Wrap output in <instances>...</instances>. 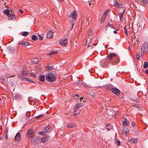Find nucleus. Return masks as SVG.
<instances>
[{
	"label": "nucleus",
	"mask_w": 148,
	"mask_h": 148,
	"mask_svg": "<svg viewBox=\"0 0 148 148\" xmlns=\"http://www.w3.org/2000/svg\"><path fill=\"white\" fill-rule=\"evenodd\" d=\"M31 75L34 77H36V75L34 73H32Z\"/></svg>",
	"instance_id": "obj_51"
},
{
	"label": "nucleus",
	"mask_w": 148,
	"mask_h": 148,
	"mask_svg": "<svg viewBox=\"0 0 148 148\" xmlns=\"http://www.w3.org/2000/svg\"><path fill=\"white\" fill-rule=\"evenodd\" d=\"M56 74L55 72L53 71L51 73L49 72L46 75V79L50 82H53L56 80Z\"/></svg>",
	"instance_id": "obj_2"
},
{
	"label": "nucleus",
	"mask_w": 148,
	"mask_h": 148,
	"mask_svg": "<svg viewBox=\"0 0 148 148\" xmlns=\"http://www.w3.org/2000/svg\"><path fill=\"white\" fill-rule=\"evenodd\" d=\"M31 138V142L32 143L35 145L37 143V140L36 138Z\"/></svg>",
	"instance_id": "obj_20"
},
{
	"label": "nucleus",
	"mask_w": 148,
	"mask_h": 148,
	"mask_svg": "<svg viewBox=\"0 0 148 148\" xmlns=\"http://www.w3.org/2000/svg\"><path fill=\"white\" fill-rule=\"evenodd\" d=\"M5 76L6 78H8L11 77H14L15 76V75L10 76L9 74L7 73L5 74Z\"/></svg>",
	"instance_id": "obj_34"
},
{
	"label": "nucleus",
	"mask_w": 148,
	"mask_h": 148,
	"mask_svg": "<svg viewBox=\"0 0 148 148\" xmlns=\"http://www.w3.org/2000/svg\"><path fill=\"white\" fill-rule=\"evenodd\" d=\"M143 67L145 69H146L148 68V63L147 62H145L143 64Z\"/></svg>",
	"instance_id": "obj_28"
},
{
	"label": "nucleus",
	"mask_w": 148,
	"mask_h": 148,
	"mask_svg": "<svg viewBox=\"0 0 148 148\" xmlns=\"http://www.w3.org/2000/svg\"><path fill=\"white\" fill-rule=\"evenodd\" d=\"M107 26L108 27H111V28H113L114 29V25L113 24H112L110 23V21H109L108 23V25Z\"/></svg>",
	"instance_id": "obj_30"
},
{
	"label": "nucleus",
	"mask_w": 148,
	"mask_h": 148,
	"mask_svg": "<svg viewBox=\"0 0 148 148\" xmlns=\"http://www.w3.org/2000/svg\"><path fill=\"white\" fill-rule=\"evenodd\" d=\"M145 72L147 74H148V69L146 70Z\"/></svg>",
	"instance_id": "obj_63"
},
{
	"label": "nucleus",
	"mask_w": 148,
	"mask_h": 148,
	"mask_svg": "<svg viewBox=\"0 0 148 148\" xmlns=\"http://www.w3.org/2000/svg\"><path fill=\"white\" fill-rule=\"evenodd\" d=\"M133 140H131L132 143L136 144L137 143L138 139L137 138L132 139Z\"/></svg>",
	"instance_id": "obj_33"
},
{
	"label": "nucleus",
	"mask_w": 148,
	"mask_h": 148,
	"mask_svg": "<svg viewBox=\"0 0 148 148\" xmlns=\"http://www.w3.org/2000/svg\"><path fill=\"white\" fill-rule=\"evenodd\" d=\"M130 122H127L125 121H123V125L124 126H126L127 127H128L129 125Z\"/></svg>",
	"instance_id": "obj_25"
},
{
	"label": "nucleus",
	"mask_w": 148,
	"mask_h": 148,
	"mask_svg": "<svg viewBox=\"0 0 148 148\" xmlns=\"http://www.w3.org/2000/svg\"><path fill=\"white\" fill-rule=\"evenodd\" d=\"M32 39L34 41H36L38 39L37 37L35 35H33L32 36Z\"/></svg>",
	"instance_id": "obj_29"
},
{
	"label": "nucleus",
	"mask_w": 148,
	"mask_h": 148,
	"mask_svg": "<svg viewBox=\"0 0 148 148\" xmlns=\"http://www.w3.org/2000/svg\"><path fill=\"white\" fill-rule=\"evenodd\" d=\"M45 76L44 75H41L39 77V80L42 82H43L45 81Z\"/></svg>",
	"instance_id": "obj_21"
},
{
	"label": "nucleus",
	"mask_w": 148,
	"mask_h": 148,
	"mask_svg": "<svg viewBox=\"0 0 148 148\" xmlns=\"http://www.w3.org/2000/svg\"><path fill=\"white\" fill-rule=\"evenodd\" d=\"M26 134V136L28 138H33L34 137V133L32 129H30L27 130Z\"/></svg>",
	"instance_id": "obj_4"
},
{
	"label": "nucleus",
	"mask_w": 148,
	"mask_h": 148,
	"mask_svg": "<svg viewBox=\"0 0 148 148\" xmlns=\"http://www.w3.org/2000/svg\"><path fill=\"white\" fill-rule=\"evenodd\" d=\"M113 32L114 34H116L117 32L116 31L114 30V31Z\"/></svg>",
	"instance_id": "obj_64"
},
{
	"label": "nucleus",
	"mask_w": 148,
	"mask_h": 148,
	"mask_svg": "<svg viewBox=\"0 0 148 148\" xmlns=\"http://www.w3.org/2000/svg\"><path fill=\"white\" fill-rule=\"evenodd\" d=\"M142 52L143 51V53H147L148 51V45L147 43H144L141 49Z\"/></svg>",
	"instance_id": "obj_5"
},
{
	"label": "nucleus",
	"mask_w": 148,
	"mask_h": 148,
	"mask_svg": "<svg viewBox=\"0 0 148 148\" xmlns=\"http://www.w3.org/2000/svg\"><path fill=\"white\" fill-rule=\"evenodd\" d=\"M77 14L76 11L74 10L73 12H72L68 16L70 18L72 17L73 19H74V21H75L77 19Z\"/></svg>",
	"instance_id": "obj_7"
},
{
	"label": "nucleus",
	"mask_w": 148,
	"mask_h": 148,
	"mask_svg": "<svg viewBox=\"0 0 148 148\" xmlns=\"http://www.w3.org/2000/svg\"><path fill=\"white\" fill-rule=\"evenodd\" d=\"M129 132L128 128L125 126H124L123 128V130L122 132V134L124 135Z\"/></svg>",
	"instance_id": "obj_14"
},
{
	"label": "nucleus",
	"mask_w": 148,
	"mask_h": 148,
	"mask_svg": "<svg viewBox=\"0 0 148 148\" xmlns=\"http://www.w3.org/2000/svg\"><path fill=\"white\" fill-rule=\"evenodd\" d=\"M75 124L73 122L69 123L67 125V127L69 128H71L75 127Z\"/></svg>",
	"instance_id": "obj_15"
},
{
	"label": "nucleus",
	"mask_w": 148,
	"mask_h": 148,
	"mask_svg": "<svg viewBox=\"0 0 148 148\" xmlns=\"http://www.w3.org/2000/svg\"><path fill=\"white\" fill-rule=\"evenodd\" d=\"M53 33L52 31H49L47 32V37L49 38H52L53 37Z\"/></svg>",
	"instance_id": "obj_12"
},
{
	"label": "nucleus",
	"mask_w": 148,
	"mask_h": 148,
	"mask_svg": "<svg viewBox=\"0 0 148 148\" xmlns=\"http://www.w3.org/2000/svg\"><path fill=\"white\" fill-rule=\"evenodd\" d=\"M45 69L47 70H53L54 68L53 66H45Z\"/></svg>",
	"instance_id": "obj_18"
},
{
	"label": "nucleus",
	"mask_w": 148,
	"mask_h": 148,
	"mask_svg": "<svg viewBox=\"0 0 148 148\" xmlns=\"http://www.w3.org/2000/svg\"><path fill=\"white\" fill-rule=\"evenodd\" d=\"M67 40L66 38L61 39L60 40V45L63 46H65L66 45Z\"/></svg>",
	"instance_id": "obj_10"
},
{
	"label": "nucleus",
	"mask_w": 148,
	"mask_h": 148,
	"mask_svg": "<svg viewBox=\"0 0 148 148\" xmlns=\"http://www.w3.org/2000/svg\"><path fill=\"white\" fill-rule=\"evenodd\" d=\"M80 99V101H81V99H82L83 100H82V101L83 102H84L85 101V98H83V97H82Z\"/></svg>",
	"instance_id": "obj_52"
},
{
	"label": "nucleus",
	"mask_w": 148,
	"mask_h": 148,
	"mask_svg": "<svg viewBox=\"0 0 148 148\" xmlns=\"http://www.w3.org/2000/svg\"><path fill=\"white\" fill-rule=\"evenodd\" d=\"M106 129L108 131H109L110 130V129L108 127H106Z\"/></svg>",
	"instance_id": "obj_62"
},
{
	"label": "nucleus",
	"mask_w": 148,
	"mask_h": 148,
	"mask_svg": "<svg viewBox=\"0 0 148 148\" xmlns=\"http://www.w3.org/2000/svg\"><path fill=\"white\" fill-rule=\"evenodd\" d=\"M22 35L23 36H26L29 34V33L27 32H24L22 34Z\"/></svg>",
	"instance_id": "obj_35"
},
{
	"label": "nucleus",
	"mask_w": 148,
	"mask_h": 148,
	"mask_svg": "<svg viewBox=\"0 0 148 148\" xmlns=\"http://www.w3.org/2000/svg\"><path fill=\"white\" fill-rule=\"evenodd\" d=\"M72 21L73 22L71 23V24L72 25V28L71 29H72V28H73V26L74 25V23L73 21Z\"/></svg>",
	"instance_id": "obj_55"
},
{
	"label": "nucleus",
	"mask_w": 148,
	"mask_h": 148,
	"mask_svg": "<svg viewBox=\"0 0 148 148\" xmlns=\"http://www.w3.org/2000/svg\"><path fill=\"white\" fill-rule=\"evenodd\" d=\"M139 43V42L138 40H137V42L136 44L135 43L134 47L136 48H137L138 46V44Z\"/></svg>",
	"instance_id": "obj_41"
},
{
	"label": "nucleus",
	"mask_w": 148,
	"mask_h": 148,
	"mask_svg": "<svg viewBox=\"0 0 148 148\" xmlns=\"http://www.w3.org/2000/svg\"><path fill=\"white\" fill-rule=\"evenodd\" d=\"M45 133V132H44V131H43V132H39V134L40 135H44Z\"/></svg>",
	"instance_id": "obj_45"
},
{
	"label": "nucleus",
	"mask_w": 148,
	"mask_h": 148,
	"mask_svg": "<svg viewBox=\"0 0 148 148\" xmlns=\"http://www.w3.org/2000/svg\"><path fill=\"white\" fill-rule=\"evenodd\" d=\"M79 114V113L78 112L77 113H76L75 112H74V111H73V115L74 116H76L77 115H78Z\"/></svg>",
	"instance_id": "obj_49"
},
{
	"label": "nucleus",
	"mask_w": 148,
	"mask_h": 148,
	"mask_svg": "<svg viewBox=\"0 0 148 148\" xmlns=\"http://www.w3.org/2000/svg\"><path fill=\"white\" fill-rule=\"evenodd\" d=\"M22 75L24 76H27L28 73H27L26 71L25 70V71H23L22 72Z\"/></svg>",
	"instance_id": "obj_36"
},
{
	"label": "nucleus",
	"mask_w": 148,
	"mask_h": 148,
	"mask_svg": "<svg viewBox=\"0 0 148 148\" xmlns=\"http://www.w3.org/2000/svg\"><path fill=\"white\" fill-rule=\"evenodd\" d=\"M113 2V5L114 6L116 7L117 8L122 7V4L118 2L116 0L114 1Z\"/></svg>",
	"instance_id": "obj_9"
},
{
	"label": "nucleus",
	"mask_w": 148,
	"mask_h": 148,
	"mask_svg": "<svg viewBox=\"0 0 148 148\" xmlns=\"http://www.w3.org/2000/svg\"><path fill=\"white\" fill-rule=\"evenodd\" d=\"M107 88H108V87L109 88H112V86H111V85H109V86H107Z\"/></svg>",
	"instance_id": "obj_58"
},
{
	"label": "nucleus",
	"mask_w": 148,
	"mask_h": 148,
	"mask_svg": "<svg viewBox=\"0 0 148 148\" xmlns=\"http://www.w3.org/2000/svg\"><path fill=\"white\" fill-rule=\"evenodd\" d=\"M131 125L133 126H134L136 125V123L134 122H132L131 123Z\"/></svg>",
	"instance_id": "obj_54"
},
{
	"label": "nucleus",
	"mask_w": 148,
	"mask_h": 148,
	"mask_svg": "<svg viewBox=\"0 0 148 148\" xmlns=\"http://www.w3.org/2000/svg\"><path fill=\"white\" fill-rule=\"evenodd\" d=\"M142 1L145 4H147L148 3V0H142Z\"/></svg>",
	"instance_id": "obj_48"
},
{
	"label": "nucleus",
	"mask_w": 148,
	"mask_h": 148,
	"mask_svg": "<svg viewBox=\"0 0 148 148\" xmlns=\"http://www.w3.org/2000/svg\"><path fill=\"white\" fill-rule=\"evenodd\" d=\"M124 33L126 34V35L127 36L128 35L127 31V29L126 28V26H125L124 27Z\"/></svg>",
	"instance_id": "obj_40"
},
{
	"label": "nucleus",
	"mask_w": 148,
	"mask_h": 148,
	"mask_svg": "<svg viewBox=\"0 0 148 148\" xmlns=\"http://www.w3.org/2000/svg\"><path fill=\"white\" fill-rule=\"evenodd\" d=\"M92 29H89L88 32V36H91L92 33Z\"/></svg>",
	"instance_id": "obj_37"
},
{
	"label": "nucleus",
	"mask_w": 148,
	"mask_h": 148,
	"mask_svg": "<svg viewBox=\"0 0 148 148\" xmlns=\"http://www.w3.org/2000/svg\"><path fill=\"white\" fill-rule=\"evenodd\" d=\"M51 127H49V126H47L45 127L44 130H43V131H44V132H49L51 131Z\"/></svg>",
	"instance_id": "obj_16"
},
{
	"label": "nucleus",
	"mask_w": 148,
	"mask_h": 148,
	"mask_svg": "<svg viewBox=\"0 0 148 148\" xmlns=\"http://www.w3.org/2000/svg\"><path fill=\"white\" fill-rule=\"evenodd\" d=\"M18 95H16L15 96V99H18Z\"/></svg>",
	"instance_id": "obj_61"
},
{
	"label": "nucleus",
	"mask_w": 148,
	"mask_h": 148,
	"mask_svg": "<svg viewBox=\"0 0 148 148\" xmlns=\"http://www.w3.org/2000/svg\"><path fill=\"white\" fill-rule=\"evenodd\" d=\"M136 57L137 58V59H139L140 58V56L139 55H137L136 56Z\"/></svg>",
	"instance_id": "obj_57"
},
{
	"label": "nucleus",
	"mask_w": 148,
	"mask_h": 148,
	"mask_svg": "<svg viewBox=\"0 0 148 148\" xmlns=\"http://www.w3.org/2000/svg\"><path fill=\"white\" fill-rule=\"evenodd\" d=\"M58 53V52L56 51H51L50 53L48 54V55H53L56 54Z\"/></svg>",
	"instance_id": "obj_26"
},
{
	"label": "nucleus",
	"mask_w": 148,
	"mask_h": 148,
	"mask_svg": "<svg viewBox=\"0 0 148 148\" xmlns=\"http://www.w3.org/2000/svg\"><path fill=\"white\" fill-rule=\"evenodd\" d=\"M21 134L19 132L17 133L14 138V140L16 141H19L21 138Z\"/></svg>",
	"instance_id": "obj_11"
},
{
	"label": "nucleus",
	"mask_w": 148,
	"mask_h": 148,
	"mask_svg": "<svg viewBox=\"0 0 148 148\" xmlns=\"http://www.w3.org/2000/svg\"><path fill=\"white\" fill-rule=\"evenodd\" d=\"M108 11L107 10H106L104 12V14L105 15V16H106V15H107L108 13Z\"/></svg>",
	"instance_id": "obj_56"
},
{
	"label": "nucleus",
	"mask_w": 148,
	"mask_h": 148,
	"mask_svg": "<svg viewBox=\"0 0 148 148\" xmlns=\"http://www.w3.org/2000/svg\"><path fill=\"white\" fill-rule=\"evenodd\" d=\"M73 97L74 99H79V96L78 95H77L75 94H74L73 95Z\"/></svg>",
	"instance_id": "obj_31"
},
{
	"label": "nucleus",
	"mask_w": 148,
	"mask_h": 148,
	"mask_svg": "<svg viewBox=\"0 0 148 148\" xmlns=\"http://www.w3.org/2000/svg\"><path fill=\"white\" fill-rule=\"evenodd\" d=\"M132 106H133L137 108H139L140 107L139 106H138V105L136 104H133Z\"/></svg>",
	"instance_id": "obj_46"
},
{
	"label": "nucleus",
	"mask_w": 148,
	"mask_h": 148,
	"mask_svg": "<svg viewBox=\"0 0 148 148\" xmlns=\"http://www.w3.org/2000/svg\"><path fill=\"white\" fill-rule=\"evenodd\" d=\"M18 77L21 79L22 80L24 79H25V78L23 76H22V75L21 74H19L18 75Z\"/></svg>",
	"instance_id": "obj_38"
},
{
	"label": "nucleus",
	"mask_w": 148,
	"mask_h": 148,
	"mask_svg": "<svg viewBox=\"0 0 148 148\" xmlns=\"http://www.w3.org/2000/svg\"><path fill=\"white\" fill-rule=\"evenodd\" d=\"M125 11V9L124 10H123V12L122 13H121V14L119 15L120 20V21L121 22H122L123 20V14L124 13Z\"/></svg>",
	"instance_id": "obj_19"
},
{
	"label": "nucleus",
	"mask_w": 148,
	"mask_h": 148,
	"mask_svg": "<svg viewBox=\"0 0 148 148\" xmlns=\"http://www.w3.org/2000/svg\"><path fill=\"white\" fill-rule=\"evenodd\" d=\"M15 17V16L14 14H10L9 16L8 17V19L9 20H10L11 19H13Z\"/></svg>",
	"instance_id": "obj_22"
},
{
	"label": "nucleus",
	"mask_w": 148,
	"mask_h": 148,
	"mask_svg": "<svg viewBox=\"0 0 148 148\" xmlns=\"http://www.w3.org/2000/svg\"><path fill=\"white\" fill-rule=\"evenodd\" d=\"M49 138V136H47L46 137H42L41 139V140L42 142H45L48 139L47 138Z\"/></svg>",
	"instance_id": "obj_27"
},
{
	"label": "nucleus",
	"mask_w": 148,
	"mask_h": 148,
	"mask_svg": "<svg viewBox=\"0 0 148 148\" xmlns=\"http://www.w3.org/2000/svg\"><path fill=\"white\" fill-rule=\"evenodd\" d=\"M109 61L106 58H104L101 60L100 62V65L103 67L107 68L108 66Z\"/></svg>",
	"instance_id": "obj_3"
},
{
	"label": "nucleus",
	"mask_w": 148,
	"mask_h": 148,
	"mask_svg": "<svg viewBox=\"0 0 148 148\" xmlns=\"http://www.w3.org/2000/svg\"><path fill=\"white\" fill-rule=\"evenodd\" d=\"M38 39L39 40H43V38L40 35H38Z\"/></svg>",
	"instance_id": "obj_44"
},
{
	"label": "nucleus",
	"mask_w": 148,
	"mask_h": 148,
	"mask_svg": "<svg viewBox=\"0 0 148 148\" xmlns=\"http://www.w3.org/2000/svg\"><path fill=\"white\" fill-rule=\"evenodd\" d=\"M116 143H117V145L119 146L121 145L120 142L119 140H117Z\"/></svg>",
	"instance_id": "obj_50"
},
{
	"label": "nucleus",
	"mask_w": 148,
	"mask_h": 148,
	"mask_svg": "<svg viewBox=\"0 0 148 148\" xmlns=\"http://www.w3.org/2000/svg\"><path fill=\"white\" fill-rule=\"evenodd\" d=\"M43 114H40L39 116H37L36 117V119H38L42 117L43 116Z\"/></svg>",
	"instance_id": "obj_47"
},
{
	"label": "nucleus",
	"mask_w": 148,
	"mask_h": 148,
	"mask_svg": "<svg viewBox=\"0 0 148 148\" xmlns=\"http://www.w3.org/2000/svg\"><path fill=\"white\" fill-rule=\"evenodd\" d=\"M19 11L21 12V14L23 13V11L22 10H19Z\"/></svg>",
	"instance_id": "obj_59"
},
{
	"label": "nucleus",
	"mask_w": 148,
	"mask_h": 148,
	"mask_svg": "<svg viewBox=\"0 0 148 148\" xmlns=\"http://www.w3.org/2000/svg\"><path fill=\"white\" fill-rule=\"evenodd\" d=\"M3 13L6 14L7 16H8L10 14V10L8 9H7L6 10L3 11Z\"/></svg>",
	"instance_id": "obj_23"
},
{
	"label": "nucleus",
	"mask_w": 148,
	"mask_h": 148,
	"mask_svg": "<svg viewBox=\"0 0 148 148\" xmlns=\"http://www.w3.org/2000/svg\"><path fill=\"white\" fill-rule=\"evenodd\" d=\"M0 80L1 81L3 82H5V79L4 77L1 76H0Z\"/></svg>",
	"instance_id": "obj_39"
},
{
	"label": "nucleus",
	"mask_w": 148,
	"mask_h": 148,
	"mask_svg": "<svg viewBox=\"0 0 148 148\" xmlns=\"http://www.w3.org/2000/svg\"><path fill=\"white\" fill-rule=\"evenodd\" d=\"M25 79H26V81L29 82H30L31 83H34V82L31 79H28V78H25Z\"/></svg>",
	"instance_id": "obj_42"
},
{
	"label": "nucleus",
	"mask_w": 148,
	"mask_h": 148,
	"mask_svg": "<svg viewBox=\"0 0 148 148\" xmlns=\"http://www.w3.org/2000/svg\"><path fill=\"white\" fill-rule=\"evenodd\" d=\"M6 132H7V133H6V136H5V139H7L8 138V136L7 135V133L8 132V130H6Z\"/></svg>",
	"instance_id": "obj_53"
},
{
	"label": "nucleus",
	"mask_w": 148,
	"mask_h": 148,
	"mask_svg": "<svg viewBox=\"0 0 148 148\" xmlns=\"http://www.w3.org/2000/svg\"><path fill=\"white\" fill-rule=\"evenodd\" d=\"M18 44L19 45H24L25 46H27L28 45H29V44L28 42L23 41L19 42Z\"/></svg>",
	"instance_id": "obj_13"
},
{
	"label": "nucleus",
	"mask_w": 148,
	"mask_h": 148,
	"mask_svg": "<svg viewBox=\"0 0 148 148\" xmlns=\"http://www.w3.org/2000/svg\"><path fill=\"white\" fill-rule=\"evenodd\" d=\"M106 18V16H102L101 18L100 22L101 23H103L104 22Z\"/></svg>",
	"instance_id": "obj_32"
},
{
	"label": "nucleus",
	"mask_w": 148,
	"mask_h": 148,
	"mask_svg": "<svg viewBox=\"0 0 148 148\" xmlns=\"http://www.w3.org/2000/svg\"><path fill=\"white\" fill-rule=\"evenodd\" d=\"M9 51L10 53H14L15 51V48L12 47H10L9 48Z\"/></svg>",
	"instance_id": "obj_17"
},
{
	"label": "nucleus",
	"mask_w": 148,
	"mask_h": 148,
	"mask_svg": "<svg viewBox=\"0 0 148 148\" xmlns=\"http://www.w3.org/2000/svg\"><path fill=\"white\" fill-rule=\"evenodd\" d=\"M108 89L111 90L112 92L114 93L116 95H119L120 94V91L118 88H110L108 87Z\"/></svg>",
	"instance_id": "obj_8"
},
{
	"label": "nucleus",
	"mask_w": 148,
	"mask_h": 148,
	"mask_svg": "<svg viewBox=\"0 0 148 148\" xmlns=\"http://www.w3.org/2000/svg\"><path fill=\"white\" fill-rule=\"evenodd\" d=\"M108 27L107 25L106 26L105 28V30L106 31H107V30L108 28Z\"/></svg>",
	"instance_id": "obj_60"
},
{
	"label": "nucleus",
	"mask_w": 148,
	"mask_h": 148,
	"mask_svg": "<svg viewBox=\"0 0 148 148\" xmlns=\"http://www.w3.org/2000/svg\"><path fill=\"white\" fill-rule=\"evenodd\" d=\"M83 104L82 103H77L74 106V112H76L78 109L81 107L83 106Z\"/></svg>",
	"instance_id": "obj_6"
},
{
	"label": "nucleus",
	"mask_w": 148,
	"mask_h": 148,
	"mask_svg": "<svg viewBox=\"0 0 148 148\" xmlns=\"http://www.w3.org/2000/svg\"><path fill=\"white\" fill-rule=\"evenodd\" d=\"M109 62H110L112 65H115L119 62L117 55L114 53H109L107 56Z\"/></svg>",
	"instance_id": "obj_1"
},
{
	"label": "nucleus",
	"mask_w": 148,
	"mask_h": 148,
	"mask_svg": "<svg viewBox=\"0 0 148 148\" xmlns=\"http://www.w3.org/2000/svg\"><path fill=\"white\" fill-rule=\"evenodd\" d=\"M33 59V62L36 64H37L38 63L39 61V60L38 58H34Z\"/></svg>",
	"instance_id": "obj_24"
},
{
	"label": "nucleus",
	"mask_w": 148,
	"mask_h": 148,
	"mask_svg": "<svg viewBox=\"0 0 148 148\" xmlns=\"http://www.w3.org/2000/svg\"><path fill=\"white\" fill-rule=\"evenodd\" d=\"M31 112H27L26 113V115L27 117H29L30 116Z\"/></svg>",
	"instance_id": "obj_43"
}]
</instances>
